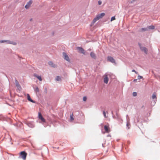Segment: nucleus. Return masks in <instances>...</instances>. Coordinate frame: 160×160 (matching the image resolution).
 I'll use <instances>...</instances> for the list:
<instances>
[{
  "label": "nucleus",
  "instance_id": "1",
  "mask_svg": "<svg viewBox=\"0 0 160 160\" xmlns=\"http://www.w3.org/2000/svg\"><path fill=\"white\" fill-rule=\"evenodd\" d=\"M105 15L104 13H102L98 15L93 20L92 23L93 24L95 23L96 21L98 20L100 18H102Z\"/></svg>",
  "mask_w": 160,
  "mask_h": 160
},
{
  "label": "nucleus",
  "instance_id": "2",
  "mask_svg": "<svg viewBox=\"0 0 160 160\" xmlns=\"http://www.w3.org/2000/svg\"><path fill=\"white\" fill-rule=\"evenodd\" d=\"M105 15L104 13H102L98 15L93 20L92 23L93 24L95 23L96 21L98 20L100 18H102Z\"/></svg>",
  "mask_w": 160,
  "mask_h": 160
},
{
  "label": "nucleus",
  "instance_id": "3",
  "mask_svg": "<svg viewBox=\"0 0 160 160\" xmlns=\"http://www.w3.org/2000/svg\"><path fill=\"white\" fill-rule=\"evenodd\" d=\"M27 154L25 151H22L20 153L19 157L25 160Z\"/></svg>",
  "mask_w": 160,
  "mask_h": 160
},
{
  "label": "nucleus",
  "instance_id": "4",
  "mask_svg": "<svg viewBox=\"0 0 160 160\" xmlns=\"http://www.w3.org/2000/svg\"><path fill=\"white\" fill-rule=\"evenodd\" d=\"M138 44L141 50L143 51L146 54H147L148 52V50L147 48L144 47H142L140 43H139Z\"/></svg>",
  "mask_w": 160,
  "mask_h": 160
},
{
  "label": "nucleus",
  "instance_id": "5",
  "mask_svg": "<svg viewBox=\"0 0 160 160\" xmlns=\"http://www.w3.org/2000/svg\"><path fill=\"white\" fill-rule=\"evenodd\" d=\"M63 55L64 59L68 62H70V60L68 55L65 52L63 53Z\"/></svg>",
  "mask_w": 160,
  "mask_h": 160
},
{
  "label": "nucleus",
  "instance_id": "6",
  "mask_svg": "<svg viewBox=\"0 0 160 160\" xmlns=\"http://www.w3.org/2000/svg\"><path fill=\"white\" fill-rule=\"evenodd\" d=\"M108 60L109 61V62L112 63H115V61L113 58L111 56H108L107 57Z\"/></svg>",
  "mask_w": 160,
  "mask_h": 160
},
{
  "label": "nucleus",
  "instance_id": "7",
  "mask_svg": "<svg viewBox=\"0 0 160 160\" xmlns=\"http://www.w3.org/2000/svg\"><path fill=\"white\" fill-rule=\"evenodd\" d=\"M77 49L79 52L85 54V52L84 50L82 48L80 47H78L77 48Z\"/></svg>",
  "mask_w": 160,
  "mask_h": 160
},
{
  "label": "nucleus",
  "instance_id": "8",
  "mask_svg": "<svg viewBox=\"0 0 160 160\" xmlns=\"http://www.w3.org/2000/svg\"><path fill=\"white\" fill-rule=\"evenodd\" d=\"M104 78L103 79L104 82L106 83L107 84L108 82L109 79L108 77V75L106 74H105L104 76Z\"/></svg>",
  "mask_w": 160,
  "mask_h": 160
},
{
  "label": "nucleus",
  "instance_id": "9",
  "mask_svg": "<svg viewBox=\"0 0 160 160\" xmlns=\"http://www.w3.org/2000/svg\"><path fill=\"white\" fill-rule=\"evenodd\" d=\"M38 118L41 120L43 122H45V120L42 117V115L40 112L38 113Z\"/></svg>",
  "mask_w": 160,
  "mask_h": 160
},
{
  "label": "nucleus",
  "instance_id": "10",
  "mask_svg": "<svg viewBox=\"0 0 160 160\" xmlns=\"http://www.w3.org/2000/svg\"><path fill=\"white\" fill-rule=\"evenodd\" d=\"M32 2V0H30L29 2H28L27 4L25 6V8L26 9H28L30 7L31 5Z\"/></svg>",
  "mask_w": 160,
  "mask_h": 160
},
{
  "label": "nucleus",
  "instance_id": "11",
  "mask_svg": "<svg viewBox=\"0 0 160 160\" xmlns=\"http://www.w3.org/2000/svg\"><path fill=\"white\" fill-rule=\"evenodd\" d=\"M104 128L105 130V132L107 133H109L110 131V129L109 127L106 125H105L104 126Z\"/></svg>",
  "mask_w": 160,
  "mask_h": 160
},
{
  "label": "nucleus",
  "instance_id": "12",
  "mask_svg": "<svg viewBox=\"0 0 160 160\" xmlns=\"http://www.w3.org/2000/svg\"><path fill=\"white\" fill-rule=\"evenodd\" d=\"M6 42H7L8 44H12L14 45H16L17 44V43L15 42H11L9 40H7L6 41Z\"/></svg>",
  "mask_w": 160,
  "mask_h": 160
},
{
  "label": "nucleus",
  "instance_id": "13",
  "mask_svg": "<svg viewBox=\"0 0 160 160\" xmlns=\"http://www.w3.org/2000/svg\"><path fill=\"white\" fill-rule=\"evenodd\" d=\"M90 56L92 57V58L94 59H96V56L95 53L93 52H92L90 53Z\"/></svg>",
  "mask_w": 160,
  "mask_h": 160
},
{
  "label": "nucleus",
  "instance_id": "14",
  "mask_svg": "<svg viewBox=\"0 0 160 160\" xmlns=\"http://www.w3.org/2000/svg\"><path fill=\"white\" fill-rule=\"evenodd\" d=\"M34 76L36 77L39 81H41L42 80V79L41 76H39L36 74H34Z\"/></svg>",
  "mask_w": 160,
  "mask_h": 160
},
{
  "label": "nucleus",
  "instance_id": "15",
  "mask_svg": "<svg viewBox=\"0 0 160 160\" xmlns=\"http://www.w3.org/2000/svg\"><path fill=\"white\" fill-rule=\"evenodd\" d=\"M27 98H28V99L30 102H33V103L35 102L31 99V98L30 97V96H29V95L28 94V95H27Z\"/></svg>",
  "mask_w": 160,
  "mask_h": 160
},
{
  "label": "nucleus",
  "instance_id": "16",
  "mask_svg": "<svg viewBox=\"0 0 160 160\" xmlns=\"http://www.w3.org/2000/svg\"><path fill=\"white\" fill-rule=\"evenodd\" d=\"M49 64L51 66L53 67H55L56 65L55 64H53V63L52 62H48Z\"/></svg>",
  "mask_w": 160,
  "mask_h": 160
},
{
  "label": "nucleus",
  "instance_id": "17",
  "mask_svg": "<svg viewBox=\"0 0 160 160\" xmlns=\"http://www.w3.org/2000/svg\"><path fill=\"white\" fill-rule=\"evenodd\" d=\"M148 30V28H142L141 29L140 31L143 32Z\"/></svg>",
  "mask_w": 160,
  "mask_h": 160
},
{
  "label": "nucleus",
  "instance_id": "18",
  "mask_svg": "<svg viewBox=\"0 0 160 160\" xmlns=\"http://www.w3.org/2000/svg\"><path fill=\"white\" fill-rule=\"evenodd\" d=\"M155 28V27L154 26H150L148 28V29H153Z\"/></svg>",
  "mask_w": 160,
  "mask_h": 160
},
{
  "label": "nucleus",
  "instance_id": "19",
  "mask_svg": "<svg viewBox=\"0 0 160 160\" xmlns=\"http://www.w3.org/2000/svg\"><path fill=\"white\" fill-rule=\"evenodd\" d=\"M152 98L153 99H155L156 100L157 99V97L156 95V94L155 93H154L152 96Z\"/></svg>",
  "mask_w": 160,
  "mask_h": 160
},
{
  "label": "nucleus",
  "instance_id": "20",
  "mask_svg": "<svg viewBox=\"0 0 160 160\" xmlns=\"http://www.w3.org/2000/svg\"><path fill=\"white\" fill-rule=\"evenodd\" d=\"M56 80L58 81H60L61 80V78L59 76H57L56 77Z\"/></svg>",
  "mask_w": 160,
  "mask_h": 160
},
{
  "label": "nucleus",
  "instance_id": "21",
  "mask_svg": "<svg viewBox=\"0 0 160 160\" xmlns=\"http://www.w3.org/2000/svg\"><path fill=\"white\" fill-rule=\"evenodd\" d=\"M70 120L71 121H72L74 120V118H73V114L72 113L70 115Z\"/></svg>",
  "mask_w": 160,
  "mask_h": 160
},
{
  "label": "nucleus",
  "instance_id": "22",
  "mask_svg": "<svg viewBox=\"0 0 160 160\" xmlns=\"http://www.w3.org/2000/svg\"><path fill=\"white\" fill-rule=\"evenodd\" d=\"M27 124L30 127H33V125L30 122H28Z\"/></svg>",
  "mask_w": 160,
  "mask_h": 160
},
{
  "label": "nucleus",
  "instance_id": "23",
  "mask_svg": "<svg viewBox=\"0 0 160 160\" xmlns=\"http://www.w3.org/2000/svg\"><path fill=\"white\" fill-rule=\"evenodd\" d=\"M16 86L17 87H19L20 86L19 84L18 83V82L17 81V80H16Z\"/></svg>",
  "mask_w": 160,
  "mask_h": 160
},
{
  "label": "nucleus",
  "instance_id": "24",
  "mask_svg": "<svg viewBox=\"0 0 160 160\" xmlns=\"http://www.w3.org/2000/svg\"><path fill=\"white\" fill-rule=\"evenodd\" d=\"M35 91L36 92H39V89L38 87H37L35 89Z\"/></svg>",
  "mask_w": 160,
  "mask_h": 160
},
{
  "label": "nucleus",
  "instance_id": "25",
  "mask_svg": "<svg viewBox=\"0 0 160 160\" xmlns=\"http://www.w3.org/2000/svg\"><path fill=\"white\" fill-rule=\"evenodd\" d=\"M115 16H114V17H112L111 18V21H112L114 20H115Z\"/></svg>",
  "mask_w": 160,
  "mask_h": 160
},
{
  "label": "nucleus",
  "instance_id": "26",
  "mask_svg": "<svg viewBox=\"0 0 160 160\" xmlns=\"http://www.w3.org/2000/svg\"><path fill=\"white\" fill-rule=\"evenodd\" d=\"M7 41V40H1L0 41V43H3V42H6V41Z\"/></svg>",
  "mask_w": 160,
  "mask_h": 160
},
{
  "label": "nucleus",
  "instance_id": "27",
  "mask_svg": "<svg viewBox=\"0 0 160 160\" xmlns=\"http://www.w3.org/2000/svg\"><path fill=\"white\" fill-rule=\"evenodd\" d=\"M137 95V93L136 92H134L133 93V95L134 96H136Z\"/></svg>",
  "mask_w": 160,
  "mask_h": 160
},
{
  "label": "nucleus",
  "instance_id": "28",
  "mask_svg": "<svg viewBox=\"0 0 160 160\" xmlns=\"http://www.w3.org/2000/svg\"><path fill=\"white\" fill-rule=\"evenodd\" d=\"M138 79H140L142 78V77L140 76H138Z\"/></svg>",
  "mask_w": 160,
  "mask_h": 160
},
{
  "label": "nucleus",
  "instance_id": "29",
  "mask_svg": "<svg viewBox=\"0 0 160 160\" xmlns=\"http://www.w3.org/2000/svg\"><path fill=\"white\" fill-rule=\"evenodd\" d=\"M103 115H104V117L105 118H106V112L105 111H103Z\"/></svg>",
  "mask_w": 160,
  "mask_h": 160
},
{
  "label": "nucleus",
  "instance_id": "30",
  "mask_svg": "<svg viewBox=\"0 0 160 160\" xmlns=\"http://www.w3.org/2000/svg\"><path fill=\"white\" fill-rule=\"evenodd\" d=\"M87 100V98L86 97H84L83 98V100L84 101H85Z\"/></svg>",
  "mask_w": 160,
  "mask_h": 160
},
{
  "label": "nucleus",
  "instance_id": "31",
  "mask_svg": "<svg viewBox=\"0 0 160 160\" xmlns=\"http://www.w3.org/2000/svg\"><path fill=\"white\" fill-rule=\"evenodd\" d=\"M98 3L99 5H101L102 4V2L101 1H99L98 2Z\"/></svg>",
  "mask_w": 160,
  "mask_h": 160
},
{
  "label": "nucleus",
  "instance_id": "32",
  "mask_svg": "<svg viewBox=\"0 0 160 160\" xmlns=\"http://www.w3.org/2000/svg\"><path fill=\"white\" fill-rule=\"evenodd\" d=\"M132 72H135L136 73H137V72H136V71H135V70H132Z\"/></svg>",
  "mask_w": 160,
  "mask_h": 160
},
{
  "label": "nucleus",
  "instance_id": "33",
  "mask_svg": "<svg viewBox=\"0 0 160 160\" xmlns=\"http://www.w3.org/2000/svg\"><path fill=\"white\" fill-rule=\"evenodd\" d=\"M137 79H134V80H133V81L134 82H136L137 81Z\"/></svg>",
  "mask_w": 160,
  "mask_h": 160
},
{
  "label": "nucleus",
  "instance_id": "34",
  "mask_svg": "<svg viewBox=\"0 0 160 160\" xmlns=\"http://www.w3.org/2000/svg\"><path fill=\"white\" fill-rule=\"evenodd\" d=\"M129 125V123H127V126H128Z\"/></svg>",
  "mask_w": 160,
  "mask_h": 160
}]
</instances>
